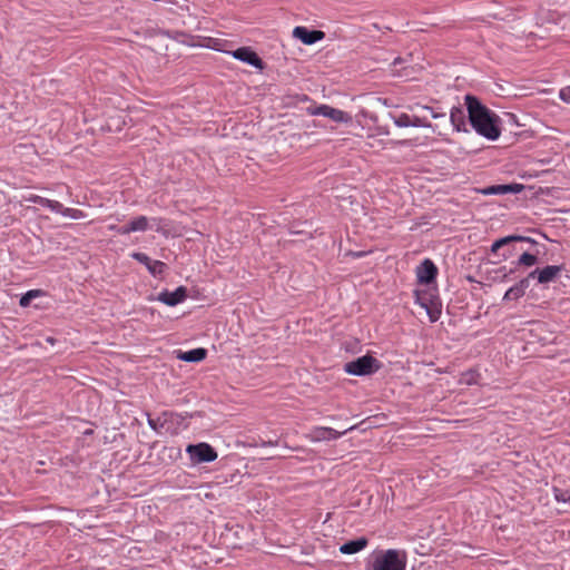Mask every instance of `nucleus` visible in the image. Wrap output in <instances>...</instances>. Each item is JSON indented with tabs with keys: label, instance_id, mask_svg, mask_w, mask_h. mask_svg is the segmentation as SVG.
I'll list each match as a JSON object with an SVG mask.
<instances>
[{
	"label": "nucleus",
	"instance_id": "f257e3e1",
	"mask_svg": "<svg viewBox=\"0 0 570 570\" xmlns=\"http://www.w3.org/2000/svg\"><path fill=\"white\" fill-rule=\"evenodd\" d=\"M469 120L473 129L489 140H497L501 135L500 118L480 100L471 95L465 96Z\"/></svg>",
	"mask_w": 570,
	"mask_h": 570
},
{
	"label": "nucleus",
	"instance_id": "f03ea898",
	"mask_svg": "<svg viewBox=\"0 0 570 570\" xmlns=\"http://www.w3.org/2000/svg\"><path fill=\"white\" fill-rule=\"evenodd\" d=\"M406 564L407 554L404 550L387 549L376 554L372 570H405Z\"/></svg>",
	"mask_w": 570,
	"mask_h": 570
},
{
	"label": "nucleus",
	"instance_id": "7ed1b4c3",
	"mask_svg": "<svg viewBox=\"0 0 570 570\" xmlns=\"http://www.w3.org/2000/svg\"><path fill=\"white\" fill-rule=\"evenodd\" d=\"M415 302L423 307L431 322H436L441 316V303L435 291H415Z\"/></svg>",
	"mask_w": 570,
	"mask_h": 570
},
{
	"label": "nucleus",
	"instance_id": "20e7f679",
	"mask_svg": "<svg viewBox=\"0 0 570 570\" xmlns=\"http://www.w3.org/2000/svg\"><path fill=\"white\" fill-rule=\"evenodd\" d=\"M306 112L309 116L326 117V118L331 119L332 121L338 122V124H347V122L352 121L351 114H348L344 110L334 108L332 106L325 105V104L317 105V106H309L306 108Z\"/></svg>",
	"mask_w": 570,
	"mask_h": 570
},
{
	"label": "nucleus",
	"instance_id": "39448f33",
	"mask_svg": "<svg viewBox=\"0 0 570 570\" xmlns=\"http://www.w3.org/2000/svg\"><path fill=\"white\" fill-rule=\"evenodd\" d=\"M193 463L213 462L218 454L208 443L189 444L186 449Z\"/></svg>",
	"mask_w": 570,
	"mask_h": 570
},
{
	"label": "nucleus",
	"instance_id": "423d86ee",
	"mask_svg": "<svg viewBox=\"0 0 570 570\" xmlns=\"http://www.w3.org/2000/svg\"><path fill=\"white\" fill-rule=\"evenodd\" d=\"M376 360L370 355H364L355 361L345 364V372L353 375H366L373 372Z\"/></svg>",
	"mask_w": 570,
	"mask_h": 570
},
{
	"label": "nucleus",
	"instance_id": "0eeeda50",
	"mask_svg": "<svg viewBox=\"0 0 570 570\" xmlns=\"http://www.w3.org/2000/svg\"><path fill=\"white\" fill-rule=\"evenodd\" d=\"M354 428L355 426H351L343 432H338L332 428L315 426L307 433L306 438L311 442L336 440V439L341 438L342 435H344L346 432L352 431Z\"/></svg>",
	"mask_w": 570,
	"mask_h": 570
},
{
	"label": "nucleus",
	"instance_id": "6e6552de",
	"mask_svg": "<svg viewBox=\"0 0 570 570\" xmlns=\"http://www.w3.org/2000/svg\"><path fill=\"white\" fill-rule=\"evenodd\" d=\"M438 276V267L426 258L416 267V278L420 284H431Z\"/></svg>",
	"mask_w": 570,
	"mask_h": 570
},
{
	"label": "nucleus",
	"instance_id": "1a4fd4ad",
	"mask_svg": "<svg viewBox=\"0 0 570 570\" xmlns=\"http://www.w3.org/2000/svg\"><path fill=\"white\" fill-rule=\"evenodd\" d=\"M563 271L562 266L559 265H548L543 267L542 269H534L532 271L528 277L529 279L537 277L538 283L540 284H548L550 282H553Z\"/></svg>",
	"mask_w": 570,
	"mask_h": 570
},
{
	"label": "nucleus",
	"instance_id": "9d476101",
	"mask_svg": "<svg viewBox=\"0 0 570 570\" xmlns=\"http://www.w3.org/2000/svg\"><path fill=\"white\" fill-rule=\"evenodd\" d=\"M187 298V288L185 286L177 287L174 292L164 291L159 293L157 299L168 306H176Z\"/></svg>",
	"mask_w": 570,
	"mask_h": 570
},
{
	"label": "nucleus",
	"instance_id": "9b49d317",
	"mask_svg": "<svg viewBox=\"0 0 570 570\" xmlns=\"http://www.w3.org/2000/svg\"><path fill=\"white\" fill-rule=\"evenodd\" d=\"M131 257L137 262L144 264L149 273L154 276L161 275L166 269V264L160 261H154L145 253H132Z\"/></svg>",
	"mask_w": 570,
	"mask_h": 570
},
{
	"label": "nucleus",
	"instance_id": "f8f14e48",
	"mask_svg": "<svg viewBox=\"0 0 570 570\" xmlns=\"http://www.w3.org/2000/svg\"><path fill=\"white\" fill-rule=\"evenodd\" d=\"M293 36L299 39L305 45H313L325 37L321 30H308L306 27H295Z\"/></svg>",
	"mask_w": 570,
	"mask_h": 570
},
{
	"label": "nucleus",
	"instance_id": "ddd939ff",
	"mask_svg": "<svg viewBox=\"0 0 570 570\" xmlns=\"http://www.w3.org/2000/svg\"><path fill=\"white\" fill-rule=\"evenodd\" d=\"M232 55L235 59H238L256 68L263 67L262 59L257 56V53L254 50H252L248 47L238 48L235 51H233Z\"/></svg>",
	"mask_w": 570,
	"mask_h": 570
},
{
	"label": "nucleus",
	"instance_id": "4468645a",
	"mask_svg": "<svg viewBox=\"0 0 570 570\" xmlns=\"http://www.w3.org/2000/svg\"><path fill=\"white\" fill-rule=\"evenodd\" d=\"M523 189L521 184H509V185H492L481 190L483 195H505L517 194Z\"/></svg>",
	"mask_w": 570,
	"mask_h": 570
},
{
	"label": "nucleus",
	"instance_id": "2eb2a0df",
	"mask_svg": "<svg viewBox=\"0 0 570 570\" xmlns=\"http://www.w3.org/2000/svg\"><path fill=\"white\" fill-rule=\"evenodd\" d=\"M530 286V279L529 277H524L521 281H519L517 284L511 286L504 294L503 299L504 301H517L521 298L524 294L528 287Z\"/></svg>",
	"mask_w": 570,
	"mask_h": 570
},
{
	"label": "nucleus",
	"instance_id": "dca6fc26",
	"mask_svg": "<svg viewBox=\"0 0 570 570\" xmlns=\"http://www.w3.org/2000/svg\"><path fill=\"white\" fill-rule=\"evenodd\" d=\"M368 544V540L365 537H361L356 540L348 541L340 547V552L343 554H354L363 549H365Z\"/></svg>",
	"mask_w": 570,
	"mask_h": 570
},
{
	"label": "nucleus",
	"instance_id": "f3484780",
	"mask_svg": "<svg viewBox=\"0 0 570 570\" xmlns=\"http://www.w3.org/2000/svg\"><path fill=\"white\" fill-rule=\"evenodd\" d=\"M207 351L203 347L194 348L186 352H179L177 357L185 362H200L205 360Z\"/></svg>",
	"mask_w": 570,
	"mask_h": 570
},
{
	"label": "nucleus",
	"instance_id": "a211bd4d",
	"mask_svg": "<svg viewBox=\"0 0 570 570\" xmlns=\"http://www.w3.org/2000/svg\"><path fill=\"white\" fill-rule=\"evenodd\" d=\"M450 120L456 131H466L465 115L461 108L453 107L451 109Z\"/></svg>",
	"mask_w": 570,
	"mask_h": 570
},
{
	"label": "nucleus",
	"instance_id": "6ab92c4d",
	"mask_svg": "<svg viewBox=\"0 0 570 570\" xmlns=\"http://www.w3.org/2000/svg\"><path fill=\"white\" fill-rule=\"evenodd\" d=\"M24 200L28 203H35L39 204L41 206L48 207L50 210L59 209L60 203L58 200L48 199L45 197H41L39 195L30 194L24 197Z\"/></svg>",
	"mask_w": 570,
	"mask_h": 570
},
{
	"label": "nucleus",
	"instance_id": "aec40b11",
	"mask_svg": "<svg viewBox=\"0 0 570 570\" xmlns=\"http://www.w3.org/2000/svg\"><path fill=\"white\" fill-rule=\"evenodd\" d=\"M529 237L510 235L495 240L491 246V253L498 254L500 248L513 242H530Z\"/></svg>",
	"mask_w": 570,
	"mask_h": 570
},
{
	"label": "nucleus",
	"instance_id": "412c9836",
	"mask_svg": "<svg viewBox=\"0 0 570 570\" xmlns=\"http://www.w3.org/2000/svg\"><path fill=\"white\" fill-rule=\"evenodd\" d=\"M53 212L59 213L66 217H70L72 219H81L86 217V214L77 208H70V207H63V205L60 203V208L55 209Z\"/></svg>",
	"mask_w": 570,
	"mask_h": 570
},
{
	"label": "nucleus",
	"instance_id": "4be33fe9",
	"mask_svg": "<svg viewBox=\"0 0 570 570\" xmlns=\"http://www.w3.org/2000/svg\"><path fill=\"white\" fill-rule=\"evenodd\" d=\"M149 227V219L146 216H138L130 222V229L134 232H145Z\"/></svg>",
	"mask_w": 570,
	"mask_h": 570
},
{
	"label": "nucleus",
	"instance_id": "5701e85b",
	"mask_svg": "<svg viewBox=\"0 0 570 570\" xmlns=\"http://www.w3.org/2000/svg\"><path fill=\"white\" fill-rule=\"evenodd\" d=\"M479 374L474 371H468L461 374L460 384L472 385L478 383Z\"/></svg>",
	"mask_w": 570,
	"mask_h": 570
},
{
	"label": "nucleus",
	"instance_id": "b1692460",
	"mask_svg": "<svg viewBox=\"0 0 570 570\" xmlns=\"http://www.w3.org/2000/svg\"><path fill=\"white\" fill-rule=\"evenodd\" d=\"M553 495L558 502L570 504V490L553 488Z\"/></svg>",
	"mask_w": 570,
	"mask_h": 570
},
{
	"label": "nucleus",
	"instance_id": "393cba45",
	"mask_svg": "<svg viewBox=\"0 0 570 570\" xmlns=\"http://www.w3.org/2000/svg\"><path fill=\"white\" fill-rule=\"evenodd\" d=\"M537 261H538V258H537L535 255L530 254V253H523L519 257L518 264L527 266V267H531V266H533L537 263Z\"/></svg>",
	"mask_w": 570,
	"mask_h": 570
},
{
	"label": "nucleus",
	"instance_id": "a878e982",
	"mask_svg": "<svg viewBox=\"0 0 570 570\" xmlns=\"http://www.w3.org/2000/svg\"><path fill=\"white\" fill-rule=\"evenodd\" d=\"M40 291L39 289H31L29 292H27L24 295H22V297L20 298V306L22 307H27L30 305V302L32 298H36L40 295Z\"/></svg>",
	"mask_w": 570,
	"mask_h": 570
},
{
	"label": "nucleus",
	"instance_id": "bb28decb",
	"mask_svg": "<svg viewBox=\"0 0 570 570\" xmlns=\"http://www.w3.org/2000/svg\"><path fill=\"white\" fill-rule=\"evenodd\" d=\"M394 124L397 127H411V115L401 114L394 119Z\"/></svg>",
	"mask_w": 570,
	"mask_h": 570
},
{
	"label": "nucleus",
	"instance_id": "cd10ccee",
	"mask_svg": "<svg viewBox=\"0 0 570 570\" xmlns=\"http://www.w3.org/2000/svg\"><path fill=\"white\" fill-rule=\"evenodd\" d=\"M411 127H431V124L425 117L411 116Z\"/></svg>",
	"mask_w": 570,
	"mask_h": 570
},
{
	"label": "nucleus",
	"instance_id": "c85d7f7f",
	"mask_svg": "<svg viewBox=\"0 0 570 570\" xmlns=\"http://www.w3.org/2000/svg\"><path fill=\"white\" fill-rule=\"evenodd\" d=\"M559 98L566 102V104H570V86L568 87H564L562 88L560 91H559Z\"/></svg>",
	"mask_w": 570,
	"mask_h": 570
},
{
	"label": "nucleus",
	"instance_id": "c756f323",
	"mask_svg": "<svg viewBox=\"0 0 570 570\" xmlns=\"http://www.w3.org/2000/svg\"><path fill=\"white\" fill-rule=\"evenodd\" d=\"M117 233L120 235H128L130 233H134L132 229H130V223L128 225L121 226L117 229Z\"/></svg>",
	"mask_w": 570,
	"mask_h": 570
},
{
	"label": "nucleus",
	"instance_id": "7c9ffc66",
	"mask_svg": "<svg viewBox=\"0 0 570 570\" xmlns=\"http://www.w3.org/2000/svg\"><path fill=\"white\" fill-rule=\"evenodd\" d=\"M421 108L424 109V110H429L433 118H439V117H444L445 116V114L435 112L432 108H430L428 106H422Z\"/></svg>",
	"mask_w": 570,
	"mask_h": 570
},
{
	"label": "nucleus",
	"instance_id": "2f4dec72",
	"mask_svg": "<svg viewBox=\"0 0 570 570\" xmlns=\"http://www.w3.org/2000/svg\"><path fill=\"white\" fill-rule=\"evenodd\" d=\"M118 228H119V227H118L117 225H109V226H108V229H109V230H114V232H117V229H118Z\"/></svg>",
	"mask_w": 570,
	"mask_h": 570
},
{
	"label": "nucleus",
	"instance_id": "473e14b6",
	"mask_svg": "<svg viewBox=\"0 0 570 570\" xmlns=\"http://www.w3.org/2000/svg\"><path fill=\"white\" fill-rule=\"evenodd\" d=\"M124 124V121H118L117 125H116V129L117 130H120L121 129V125Z\"/></svg>",
	"mask_w": 570,
	"mask_h": 570
},
{
	"label": "nucleus",
	"instance_id": "72a5a7b5",
	"mask_svg": "<svg viewBox=\"0 0 570 570\" xmlns=\"http://www.w3.org/2000/svg\"><path fill=\"white\" fill-rule=\"evenodd\" d=\"M501 256H502V259H504V261H505V259H508V258H509L510 254H505V253H503Z\"/></svg>",
	"mask_w": 570,
	"mask_h": 570
},
{
	"label": "nucleus",
	"instance_id": "f704fd0d",
	"mask_svg": "<svg viewBox=\"0 0 570 570\" xmlns=\"http://www.w3.org/2000/svg\"><path fill=\"white\" fill-rule=\"evenodd\" d=\"M151 220L155 222V223H160L159 218H153Z\"/></svg>",
	"mask_w": 570,
	"mask_h": 570
}]
</instances>
